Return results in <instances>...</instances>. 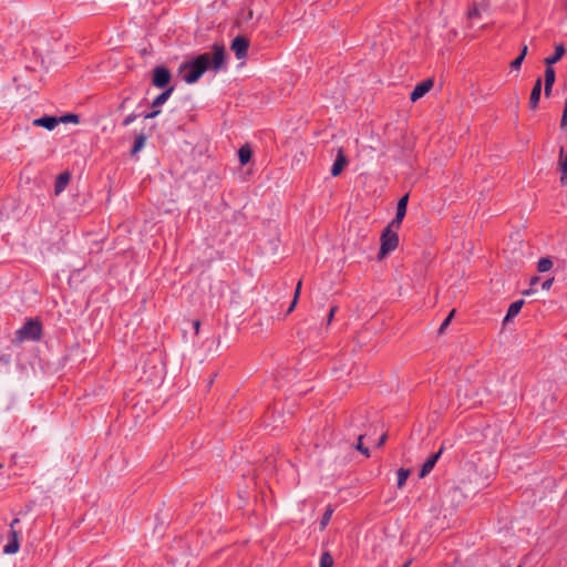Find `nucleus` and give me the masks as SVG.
I'll return each instance as SVG.
<instances>
[{"label":"nucleus","mask_w":567,"mask_h":567,"mask_svg":"<svg viewBox=\"0 0 567 567\" xmlns=\"http://www.w3.org/2000/svg\"><path fill=\"white\" fill-rule=\"evenodd\" d=\"M565 54H566L565 45L563 43H556L554 54L545 58L544 63H545V65L553 66L554 64L559 62Z\"/></svg>","instance_id":"obj_11"},{"label":"nucleus","mask_w":567,"mask_h":567,"mask_svg":"<svg viewBox=\"0 0 567 567\" xmlns=\"http://www.w3.org/2000/svg\"><path fill=\"white\" fill-rule=\"evenodd\" d=\"M523 305H524V300H517V301L511 303V306L508 307L506 317H505V321H509L511 319L516 317L519 313Z\"/></svg>","instance_id":"obj_19"},{"label":"nucleus","mask_w":567,"mask_h":567,"mask_svg":"<svg viewBox=\"0 0 567 567\" xmlns=\"http://www.w3.org/2000/svg\"><path fill=\"white\" fill-rule=\"evenodd\" d=\"M362 440H363V435H359V439H358V443L355 445V449L358 451H360L362 454H364L365 456H369L370 455V451L368 447H365L362 443Z\"/></svg>","instance_id":"obj_28"},{"label":"nucleus","mask_w":567,"mask_h":567,"mask_svg":"<svg viewBox=\"0 0 567 567\" xmlns=\"http://www.w3.org/2000/svg\"><path fill=\"white\" fill-rule=\"evenodd\" d=\"M252 156V151L248 144L243 145L238 151V157L241 165H246Z\"/></svg>","instance_id":"obj_18"},{"label":"nucleus","mask_w":567,"mask_h":567,"mask_svg":"<svg viewBox=\"0 0 567 567\" xmlns=\"http://www.w3.org/2000/svg\"><path fill=\"white\" fill-rule=\"evenodd\" d=\"M172 80V74L169 70L165 66H156L153 70L152 83L158 89H167L169 87V83Z\"/></svg>","instance_id":"obj_4"},{"label":"nucleus","mask_w":567,"mask_h":567,"mask_svg":"<svg viewBox=\"0 0 567 567\" xmlns=\"http://www.w3.org/2000/svg\"><path fill=\"white\" fill-rule=\"evenodd\" d=\"M300 290H301V281H298L296 290H295L293 299L291 301L290 307L288 308L287 313H291L293 311V309L296 308L299 296H300Z\"/></svg>","instance_id":"obj_23"},{"label":"nucleus","mask_w":567,"mask_h":567,"mask_svg":"<svg viewBox=\"0 0 567 567\" xmlns=\"http://www.w3.org/2000/svg\"><path fill=\"white\" fill-rule=\"evenodd\" d=\"M558 168L560 171V183L563 185H566L567 184V152H565L564 147H560Z\"/></svg>","instance_id":"obj_14"},{"label":"nucleus","mask_w":567,"mask_h":567,"mask_svg":"<svg viewBox=\"0 0 567 567\" xmlns=\"http://www.w3.org/2000/svg\"><path fill=\"white\" fill-rule=\"evenodd\" d=\"M225 62V48L223 44H214L213 53H203L195 59L181 64L178 72L182 79L188 83L197 82L209 69L218 70Z\"/></svg>","instance_id":"obj_1"},{"label":"nucleus","mask_w":567,"mask_h":567,"mask_svg":"<svg viewBox=\"0 0 567 567\" xmlns=\"http://www.w3.org/2000/svg\"><path fill=\"white\" fill-rule=\"evenodd\" d=\"M159 110L158 109H154L152 112L145 114V118H154L156 117L158 114H159Z\"/></svg>","instance_id":"obj_32"},{"label":"nucleus","mask_w":567,"mask_h":567,"mask_svg":"<svg viewBox=\"0 0 567 567\" xmlns=\"http://www.w3.org/2000/svg\"><path fill=\"white\" fill-rule=\"evenodd\" d=\"M144 144H145V136L142 134L136 136L133 147H132V154H136L137 152H140L144 147Z\"/></svg>","instance_id":"obj_22"},{"label":"nucleus","mask_w":567,"mask_h":567,"mask_svg":"<svg viewBox=\"0 0 567 567\" xmlns=\"http://www.w3.org/2000/svg\"><path fill=\"white\" fill-rule=\"evenodd\" d=\"M250 42L249 39L244 35L236 37L230 44L231 51L235 53L237 59H245L248 54Z\"/></svg>","instance_id":"obj_5"},{"label":"nucleus","mask_w":567,"mask_h":567,"mask_svg":"<svg viewBox=\"0 0 567 567\" xmlns=\"http://www.w3.org/2000/svg\"><path fill=\"white\" fill-rule=\"evenodd\" d=\"M411 471L410 470H406V468H399L398 471V487L401 488L404 486L409 475H410Z\"/></svg>","instance_id":"obj_20"},{"label":"nucleus","mask_w":567,"mask_h":567,"mask_svg":"<svg viewBox=\"0 0 567 567\" xmlns=\"http://www.w3.org/2000/svg\"><path fill=\"white\" fill-rule=\"evenodd\" d=\"M333 509L329 506L326 512L323 513L321 520H320V528L324 529L326 526L329 524L331 516H332Z\"/></svg>","instance_id":"obj_25"},{"label":"nucleus","mask_w":567,"mask_h":567,"mask_svg":"<svg viewBox=\"0 0 567 567\" xmlns=\"http://www.w3.org/2000/svg\"><path fill=\"white\" fill-rule=\"evenodd\" d=\"M333 566V558L330 555V553L324 551L322 553L320 557V567H332Z\"/></svg>","instance_id":"obj_24"},{"label":"nucleus","mask_w":567,"mask_h":567,"mask_svg":"<svg viewBox=\"0 0 567 567\" xmlns=\"http://www.w3.org/2000/svg\"><path fill=\"white\" fill-rule=\"evenodd\" d=\"M556 80V72L551 65H546L545 74H544V82H545V95L549 96L551 93L553 85Z\"/></svg>","instance_id":"obj_12"},{"label":"nucleus","mask_w":567,"mask_h":567,"mask_svg":"<svg viewBox=\"0 0 567 567\" xmlns=\"http://www.w3.org/2000/svg\"><path fill=\"white\" fill-rule=\"evenodd\" d=\"M71 179V174L69 172L61 173L54 184V192L56 195L61 194L68 186Z\"/></svg>","instance_id":"obj_16"},{"label":"nucleus","mask_w":567,"mask_h":567,"mask_svg":"<svg viewBox=\"0 0 567 567\" xmlns=\"http://www.w3.org/2000/svg\"><path fill=\"white\" fill-rule=\"evenodd\" d=\"M524 59L523 56H517L516 59H514L512 62H511V68L513 70H519L522 63H523Z\"/></svg>","instance_id":"obj_29"},{"label":"nucleus","mask_w":567,"mask_h":567,"mask_svg":"<svg viewBox=\"0 0 567 567\" xmlns=\"http://www.w3.org/2000/svg\"><path fill=\"white\" fill-rule=\"evenodd\" d=\"M408 202H409V195L408 194H405L404 196H402L399 199L398 206H396L395 217L390 223L391 227H394L395 229H400L402 220H403V218L405 217V214H406Z\"/></svg>","instance_id":"obj_6"},{"label":"nucleus","mask_w":567,"mask_h":567,"mask_svg":"<svg viewBox=\"0 0 567 567\" xmlns=\"http://www.w3.org/2000/svg\"><path fill=\"white\" fill-rule=\"evenodd\" d=\"M455 315V309H453L449 316L444 319V321L442 322V324L440 326L439 330H437V333L439 334H443L445 329L450 326L453 317Z\"/></svg>","instance_id":"obj_26"},{"label":"nucleus","mask_w":567,"mask_h":567,"mask_svg":"<svg viewBox=\"0 0 567 567\" xmlns=\"http://www.w3.org/2000/svg\"><path fill=\"white\" fill-rule=\"evenodd\" d=\"M337 311H338V307L337 306H332L330 308V311H329V315H328V318H327V326L331 324V322H332Z\"/></svg>","instance_id":"obj_30"},{"label":"nucleus","mask_w":567,"mask_h":567,"mask_svg":"<svg viewBox=\"0 0 567 567\" xmlns=\"http://www.w3.org/2000/svg\"><path fill=\"white\" fill-rule=\"evenodd\" d=\"M553 267V261L548 258H540L537 264V270L539 272H546Z\"/></svg>","instance_id":"obj_21"},{"label":"nucleus","mask_w":567,"mask_h":567,"mask_svg":"<svg viewBox=\"0 0 567 567\" xmlns=\"http://www.w3.org/2000/svg\"><path fill=\"white\" fill-rule=\"evenodd\" d=\"M63 121H65V122H66V121H69V122L78 123V121H79V120H78V115L70 114V115L65 116V117L63 118Z\"/></svg>","instance_id":"obj_35"},{"label":"nucleus","mask_w":567,"mask_h":567,"mask_svg":"<svg viewBox=\"0 0 567 567\" xmlns=\"http://www.w3.org/2000/svg\"><path fill=\"white\" fill-rule=\"evenodd\" d=\"M19 547H20V544H19L18 532L16 529H12L9 533L8 544L3 547V553L6 555H13V554L18 553Z\"/></svg>","instance_id":"obj_10"},{"label":"nucleus","mask_w":567,"mask_h":567,"mask_svg":"<svg viewBox=\"0 0 567 567\" xmlns=\"http://www.w3.org/2000/svg\"><path fill=\"white\" fill-rule=\"evenodd\" d=\"M212 384H213V380H209L208 386H212Z\"/></svg>","instance_id":"obj_42"},{"label":"nucleus","mask_w":567,"mask_h":567,"mask_svg":"<svg viewBox=\"0 0 567 567\" xmlns=\"http://www.w3.org/2000/svg\"><path fill=\"white\" fill-rule=\"evenodd\" d=\"M398 230L394 227H391V224H389L381 233L380 237V250L378 254V259L381 260L385 256H388L390 252L395 250L399 246V235Z\"/></svg>","instance_id":"obj_3"},{"label":"nucleus","mask_w":567,"mask_h":567,"mask_svg":"<svg viewBox=\"0 0 567 567\" xmlns=\"http://www.w3.org/2000/svg\"><path fill=\"white\" fill-rule=\"evenodd\" d=\"M517 567H522V566H517Z\"/></svg>","instance_id":"obj_44"},{"label":"nucleus","mask_w":567,"mask_h":567,"mask_svg":"<svg viewBox=\"0 0 567 567\" xmlns=\"http://www.w3.org/2000/svg\"><path fill=\"white\" fill-rule=\"evenodd\" d=\"M59 118L55 117V116H43V117H40V118H35L33 121V125L34 126H41V127H45L47 130H50L52 131L53 128L56 127V125L59 124Z\"/></svg>","instance_id":"obj_15"},{"label":"nucleus","mask_w":567,"mask_h":567,"mask_svg":"<svg viewBox=\"0 0 567 567\" xmlns=\"http://www.w3.org/2000/svg\"><path fill=\"white\" fill-rule=\"evenodd\" d=\"M42 323L38 319H28L16 332L13 342L21 343L27 340L38 341L42 337Z\"/></svg>","instance_id":"obj_2"},{"label":"nucleus","mask_w":567,"mask_h":567,"mask_svg":"<svg viewBox=\"0 0 567 567\" xmlns=\"http://www.w3.org/2000/svg\"><path fill=\"white\" fill-rule=\"evenodd\" d=\"M540 94H542V79L538 78L534 83V86L532 89L530 96H529L530 110H536L538 107Z\"/></svg>","instance_id":"obj_13"},{"label":"nucleus","mask_w":567,"mask_h":567,"mask_svg":"<svg viewBox=\"0 0 567 567\" xmlns=\"http://www.w3.org/2000/svg\"><path fill=\"white\" fill-rule=\"evenodd\" d=\"M136 118V115L135 114H130L127 115L124 121H123V125L124 126H127L130 125L134 120Z\"/></svg>","instance_id":"obj_31"},{"label":"nucleus","mask_w":567,"mask_h":567,"mask_svg":"<svg viewBox=\"0 0 567 567\" xmlns=\"http://www.w3.org/2000/svg\"><path fill=\"white\" fill-rule=\"evenodd\" d=\"M0 361H3L4 363H8L9 359H4V357L0 355Z\"/></svg>","instance_id":"obj_41"},{"label":"nucleus","mask_w":567,"mask_h":567,"mask_svg":"<svg viewBox=\"0 0 567 567\" xmlns=\"http://www.w3.org/2000/svg\"><path fill=\"white\" fill-rule=\"evenodd\" d=\"M174 92V86H169L166 90H164L159 95H157L154 101L152 102L153 109H158L162 106L166 101L169 99L172 93Z\"/></svg>","instance_id":"obj_17"},{"label":"nucleus","mask_w":567,"mask_h":567,"mask_svg":"<svg viewBox=\"0 0 567 567\" xmlns=\"http://www.w3.org/2000/svg\"><path fill=\"white\" fill-rule=\"evenodd\" d=\"M19 518H14L12 519L11 524H10V530L14 529V526H17V524L19 523Z\"/></svg>","instance_id":"obj_39"},{"label":"nucleus","mask_w":567,"mask_h":567,"mask_svg":"<svg viewBox=\"0 0 567 567\" xmlns=\"http://www.w3.org/2000/svg\"><path fill=\"white\" fill-rule=\"evenodd\" d=\"M347 164H348V159L344 154V151H343V148H339L336 161L331 167V175L334 177L339 176L342 173V171L344 169V167L347 166Z\"/></svg>","instance_id":"obj_9"},{"label":"nucleus","mask_w":567,"mask_h":567,"mask_svg":"<svg viewBox=\"0 0 567 567\" xmlns=\"http://www.w3.org/2000/svg\"><path fill=\"white\" fill-rule=\"evenodd\" d=\"M477 16H478V10L476 7H473L472 9L468 10L470 18L477 17Z\"/></svg>","instance_id":"obj_36"},{"label":"nucleus","mask_w":567,"mask_h":567,"mask_svg":"<svg viewBox=\"0 0 567 567\" xmlns=\"http://www.w3.org/2000/svg\"><path fill=\"white\" fill-rule=\"evenodd\" d=\"M444 447L442 446L436 453L432 454L422 465L419 476L421 478L425 477L435 466V463L441 457Z\"/></svg>","instance_id":"obj_8"},{"label":"nucleus","mask_w":567,"mask_h":567,"mask_svg":"<svg viewBox=\"0 0 567 567\" xmlns=\"http://www.w3.org/2000/svg\"><path fill=\"white\" fill-rule=\"evenodd\" d=\"M554 278L547 279L542 284L543 289H549L553 285Z\"/></svg>","instance_id":"obj_34"},{"label":"nucleus","mask_w":567,"mask_h":567,"mask_svg":"<svg viewBox=\"0 0 567 567\" xmlns=\"http://www.w3.org/2000/svg\"><path fill=\"white\" fill-rule=\"evenodd\" d=\"M527 51H528V48L527 45H523L522 50H520V53L518 56H523V59H525L526 54H527Z\"/></svg>","instance_id":"obj_37"},{"label":"nucleus","mask_w":567,"mask_h":567,"mask_svg":"<svg viewBox=\"0 0 567 567\" xmlns=\"http://www.w3.org/2000/svg\"><path fill=\"white\" fill-rule=\"evenodd\" d=\"M386 439H388V435L386 433H383L380 439L378 440L377 442V446L378 447H381L382 445H384V443L386 442Z\"/></svg>","instance_id":"obj_33"},{"label":"nucleus","mask_w":567,"mask_h":567,"mask_svg":"<svg viewBox=\"0 0 567 567\" xmlns=\"http://www.w3.org/2000/svg\"><path fill=\"white\" fill-rule=\"evenodd\" d=\"M434 81L433 79H426L415 85L413 91L411 92L410 100L412 102H416L421 97H423L433 87Z\"/></svg>","instance_id":"obj_7"},{"label":"nucleus","mask_w":567,"mask_h":567,"mask_svg":"<svg viewBox=\"0 0 567 567\" xmlns=\"http://www.w3.org/2000/svg\"><path fill=\"white\" fill-rule=\"evenodd\" d=\"M410 563H405L402 567H409Z\"/></svg>","instance_id":"obj_43"},{"label":"nucleus","mask_w":567,"mask_h":567,"mask_svg":"<svg viewBox=\"0 0 567 567\" xmlns=\"http://www.w3.org/2000/svg\"><path fill=\"white\" fill-rule=\"evenodd\" d=\"M193 326H194L195 333L198 334L199 327H200L199 320H195Z\"/></svg>","instance_id":"obj_38"},{"label":"nucleus","mask_w":567,"mask_h":567,"mask_svg":"<svg viewBox=\"0 0 567 567\" xmlns=\"http://www.w3.org/2000/svg\"><path fill=\"white\" fill-rule=\"evenodd\" d=\"M538 281H539V278H538V277H536V276H535V277H533V278L530 279V287H534Z\"/></svg>","instance_id":"obj_40"},{"label":"nucleus","mask_w":567,"mask_h":567,"mask_svg":"<svg viewBox=\"0 0 567 567\" xmlns=\"http://www.w3.org/2000/svg\"><path fill=\"white\" fill-rule=\"evenodd\" d=\"M477 392H457V400L460 401L461 405L466 404L467 400L472 399Z\"/></svg>","instance_id":"obj_27"}]
</instances>
